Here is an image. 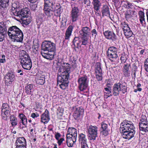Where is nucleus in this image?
I'll return each mask as SVG.
<instances>
[{"mask_svg":"<svg viewBox=\"0 0 148 148\" xmlns=\"http://www.w3.org/2000/svg\"><path fill=\"white\" fill-rule=\"evenodd\" d=\"M16 147H25L26 145V140L23 137H19L16 141Z\"/></svg>","mask_w":148,"mask_h":148,"instance_id":"5701e85b","label":"nucleus"},{"mask_svg":"<svg viewBox=\"0 0 148 148\" xmlns=\"http://www.w3.org/2000/svg\"><path fill=\"white\" fill-rule=\"evenodd\" d=\"M39 116V114L37 113H33L31 114V116L33 118H35Z\"/></svg>","mask_w":148,"mask_h":148,"instance_id":"6e6d98bb","label":"nucleus"},{"mask_svg":"<svg viewBox=\"0 0 148 148\" xmlns=\"http://www.w3.org/2000/svg\"><path fill=\"white\" fill-rule=\"evenodd\" d=\"M79 141L81 148H89L87 144V139L84 134L81 133L79 135Z\"/></svg>","mask_w":148,"mask_h":148,"instance_id":"2eb2a0df","label":"nucleus"},{"mask_svg":"<svg viewBox=\"0 0 148 148\" xmlns=\"http://www.w3.org/2000/svg\"><path fill=\"white\" fill-rule=\"evenodd\" d=\"M17 9L15 8H13L12 7V8L11 10V12L15 16H16V15L15 14V13H18V12H16Z\"/></svg>","mask_w":148,"mask_h":148,"instance_id":"603ef678","label":"nucleus"},{"mask_svg":"<svg viewBox=\"0 0 148 148\" xmlns=\"http://www.w3.org/2000/svg\"><path fill=\"white\" fill-rule=\"evenodd\" d=\"M119 91L122 92L124 94L127 92V86L125 84L119 82L114 85L113 89V95L114 96L118 95Z\"/></svg>","mask_w":148,"mask_h":148,"instance_id":"423d86ee","label":"nucleus"},{"mask_svg":"<svg viewBox=\"0 0 148 148\" xmlns=\"http://www.w3.org/2000/svg\"><path fill=\"white\" fill-rule=\"evenodd\" d=\"M54 4V0H45L44 10H45L46 12L47 13L48 12L47 11V10L48 9V8H50L49 10H51V9H52L51 6Z\"/></svg>","mask_w":148,"mask_h":148,"instance_id":"4be33fe9","label":"nucleus"},{"mask_svg":"<svg viewBox=\"0 0 148 148\" xmlns=\"http://www.w3.org/2000/svg\"><path fill=\"white\" fill-rule=\"evenodd\" d=\"M84 109L82 107H76L73 108V116L75 119H76L79 117L80 115L83 114Z\"/></svg>","mask_w":148,"mask_h":148,"instance_id":"dca6fc26","label":"nucleus"},{"mask_svg":"<svg viewBox=\"0 0 148 148\" xmlns=\"http://www.w3.org/2000/svg\"><path fill=\"white\" fill-rule=\"evenodd\" d=\"M45 82V79L43 75L38 77L36 79V83L40 85H43Z\"/></svg>","mask_w":148,"mask_h":148,"instance_id":"e433bc0d","label":"nucleus"},{"mask_svg":"<svg viewBox=\"0 0 148 148\" xmlns=\"http://www.w3.org/2000/svg\"><path fill=\"white\" fill-rule=\"evenodd\" d=\"M125 16L127 19H129L132 17V15L130 10H128L126 11L125 13Z\"/></svg>","mask_w":148,"mask_h":148,"instance_id":"37998d69","label":"nucleus"},{"mask_svg":"<svg viewBox=\"0 0 148 148\" xmlns=\"http://www.w3.org/2000/svg\"><path fill=\"white\" fill-rule=\"evenodd\" d=\"M102 13L103 16H109L110 15V11L108 7L106 5L103 6L102 11Z\"/></svg>","mask_w":148,"mask_h":148,"instance_id":"72a5a7b5","label":"nucleus"},{"mask_svg":"<svg viewBox=\"0 0 148 148\" xmlns=\"http://www.w3.org/2000/svg\"><path fill=\"white\" fill-rule=\"evenodd\" d=\"M71 68L73 69H75L77 67V65L76 63V60L75 59H74L71 63Z\"/></svg>","mask_w":148,"mask_h":148,"instance_id":"ea45409f","label":"nucleus"},{"mask_svg":"<svg viewBox=\"0 0 148 148\" xmlns=\"http://www.w3.org/2000/svg\"><path fill=\"white\" fill-rule=\"evenodd\" d=\"M82 45H87L88 42V37L82 36Z\"/></svg>","mask_w":148,"mask_h":148,"instance_id":"79ce46f5","label":"nucleus"},{"mask_svg":"<svg viewBox=\"0 0 148 148\" xmlns=\"http://www.w3.org/2000/svg\"><path fill=\"white\" fill-rule=\"evenodd\" d=\"M1 58L0 59V63H3L5 62V56L4 55H1Z\"/></svg>","mask_w":148,"mask_h":148,"instance_id":"09e8293b","label":"nucleus"},{"mask_svg":"<svg viewBox=\"0 0 148 148\" xmlns=\"http://www.w3.org/2000/svg\"><path fill=\"white\" fill-rule=\"evenodd\" d=\"M10 109L7 103H3L1 107V112L2 114L7 116L10 112Z\"/></svg>","mask_w":148,"mask_h":148,"instance_id":"393cba45","label":"nucleus"},{"mask_svg":"<svg viewBox=\"0 0 148 148\" xmlns=\"http://www.w3.org/2000/svg\"><path fill=\"white\" fill-rule=\"evenodd\" d=\"M143 123H148L147 120V118L145 115H142L141 116V119L140 122Z\"/></svg>","mask_w":148,"mask_h":148,"instance_id":"c03bdc74","label":"nucleus"},{"mask_svg":"<svg viewBox=\"0 0 148 148\" xmlns=\"http://www.w3.org/2000/svg\"><path fill=\"white\" fill-rule=\"evenodd\" d=\"M31 3H34L38 0H28Z\"/></svg>","mask_w":148,"mask_h":148,"instance_id":"774afa93","label":"nucleus"},{"mask_svg":"<svg viewBox=\"0 0 148 148\" xmlns=\"http://www.w3.org/2000/svg\"><path fill=\"white\" fill-rule=\"evenodd\" d=\"M92 4L94 9L96 11H98L101 6V3L100 1L99 0H93Z\"/></svg>","mask_w":148,"mask_h":148,"instance_id":"c756f323","label":"nucleus"},{"mask_svg":"<svg viewBox=\"0 0 148 148\" xmlns=\"http://www.w3.org/2000/svg\"><path fill=\"white\" fill-rule=\"evenodd\" d=\"M118 49L115 47H110L107 51V56L109 59L112 62H114L118 57L117 52Z\"/></svg>","mask_w":148,"mask_h":148,"instance_id":"6e6552de","label":"nucleus"},{"mask_svg":"<svg viewBox=\"0 0 148 148\" xmlns=\"http://www.w3.org/2000/svg\"><path fill=\"white\" fill-rule=\"evenodd\" d=\"M16 72L18 73H19V75L21 76L23 75V70L18 69L17 70Z\"/></svg>","mask_w":148,"mask_h":148,"instance_id":"e2e57ef3","label":"nucleus"},{"mask_svg":"<svg viewBox=\"0 0 148 148\" xmlns=\"http://www.w3.org/2000/svg\"><path fill=\"white\" fill-rule=\"evenodd\" d=\"M124 33L125 36L127 38L131 37L133 34V33L132 31L130 30V29H128L127 31L126 30L124 31Z\"/></svg>","mask_w":148,"mask_h":148,"instance_id":"4c0bfd02","label":"nucleus"},{"mask_svg":"<svg viewBox=\"0 0 148 148\" xmlns=\"http://www.w3.org/2000/svg\"><path fill=\"white\" fill-rule=\"evenodd\" d=\"M70 64L67 63H64L62 67L59 69V71L61 75L58 76L57 84L65 82L68 80L70 73Z\"/></svg>","mask_w":148,"mask_h":148,"instance_id":"7ed1b4c3","label":"nucleus"},{"mask_svg":"<svg viewBox=\"0 0 148 148\" xmlns=\"http://www.w3.org/2000/svg\"><path fill=\"white\" fill-rule=\"evenodd\" d=\"M101 127L103 130H106L108 127V125L106 123H105V122H103L101 124Z\"/></svg>","mask_w":148,"mask_h":148,"instance_id":"3c124183","label":"nucleus"},{"mask_svg":"<svg viewBox=\"0 0 148 148\" xmlns=\"http://www.w3.org/2000/svg\"><path fill=\"white\" fill-rule=\"evenodd\" d=\"M128 2L127 1H121V3L122 4V5L125 8H127L128 5Z\"/></svg>","mask_w":148,"mask_h":148,"instance_id":"864d4df0","label":"nucleus"},{"mask_svg":"<svg viewBox=\"0 0 148 148\" xmlns=\"http://www.w3.org/2000/svg\"><path fill=\"white\" fill-rule=\"evenodd\" d=\"M121 60L122 63H124L125 62V60L123 57L121 56Z\"/></svg>","mask_w":148,"mask_h":148,"instance_id":"338daca9","label":"nucleus"},{"mask_svg":"<svg viewBox=\"0 0 148 148\" xmlns=\"http://www.w3.org/2000/svg\"><path fill=\"white\" fill-rule=\"evenodd\" d=\"M79 33L82 36L88 37L90 34V29L87 27H82Z\"/></svg>","mask_w":148,"mask_h":148,"instance_id":"aec40b11","label":"nucleus"},{"mask_svg":"<svg viewBox=\"0 0 148 148\" xmlns=\"http://www.w3.org/2000/svg\"><path fill=\"white\" fill-rule=\"evenodd\" d=\"M30 22V20L27 18H25L23 20V23L26 25H28Z\"/></svg>","mask_w":148,"mask_h":148,"instance_id":"5fc2aeb1","label":"nucleus"},{"mask_svg":"<svg viewBox=\"0 0 148 148\" xmlns=\"http://www.w3.org/2000/svg\"><path fill=\"white\" fill-rule=\"evenodd\" d=\"M122 27L124 32L126 30L127 31L128 29H130V28L128 26V25L127 24H126L125 23H123L122 24Z\"/></svg>","mask_w":148,"mask_h":148,"instance_id":"a18cd8bd","label":"nucleus"},{"mask_svg":"<svg viewBox=\"0 0 148 148\" xmlns=\"http://www.w3.org/2000/svg\"><path fill=\"white\" fill-rule=\"evenodd\" d=\"M5 77L6 82H7L10 84H11L15 79L14 75L12 73H8Z\"/></svg>","mask_w":148,"mask_h":148,"instance_id":"a878e982","label":"nucleus"},{"mask_svg":"<svg viewBox=\"0 0 148 148\" xmlns=\"http://www.w3.org/2000/svg\"><path fill=\"white\" fill-rule=\"evenodd\" d=\"M134 125L131 121L125 120L120 125V130L122 137L129 140L134 136L135 133Z\"/></svg>","mask_w":148,"mask_h":148,"instance_id":"f257e3e1","label":"nucleus"},{"mask_svg":"<svg viewBox=\"0 0 148 148\" xmlns=\"http://www.w3.org/2000/svg\"><path fill=\"white\" fill-rule=\"evenodd\" d=\"M77 130L74 128H69L68 129L66 138L74 137L77 138Z\"/></svg>","mask_w":148,"mask_h":148,"instance_id":"f3484780","label":"nucleus"},{"mask_svg":"<svg viewBox=\"0 0 148 148\" xmlns=\"http://www.w3.org/2000/svg\"><path fill=\"white\" fill-rule=\"evenodd\" d=\"M64 140V139L63 138H61L60 139H58V140H57L59 146H60L62 144H63L62 142Z\"/></svg>","mask_w":148,"mask_h":148,"instance_id":"13d9d810","label":"nucleus"},{"mask_svg":"<svg viewBox=\"0 0 148 148\" xmlns=\"http://www.w3.org/2000/svg\"><path fill=\"white\" fill-rule=\"evenodd\" d=\"M144 67L146 71L148 72V58L146 59L145 62Z\"/></svg>","mask_w":148,"mask_h":148,"instance_id":"de8ad7c7","label":"nucleus"},{"mask_svg":"<svg viewBox=\"0 0 148 148\" xmlns=\"http://www.w3.org/2000/svg\"><path fill=\"white\" fill-rule=\"evenodd\" d=\"M73 27L70 25L67 28L65 33V40H69L73 31Z\"/></svg>","mask_w":148,"mask_h":148,"instance_id":"bb28decb","label":"nucleus"},{"mask_svg":"<svg viewBox=\"0 0 148 148\" xmlns=\"http://www.w3.org/2000/svg\"><path fill=\"white\" fill-rule=\"evenodd\" d=\"M41 53L43 57L47 59L52 60L54 57L53 54H51L48 53H46L42 51Z\"/></svg>","mask_w":148,"mask_h":148,"instance_id":"2f4dec72","label":"nucleus"},{"mask_svg":"<svg viewBox=\"0 0 148 148\" xmlns=\"http://www.w3.org/2000/svg\"><path fill=\"white\" fill-rule=\"evenodd\" d=\"M104 96L105 98L107 99L108 97L112 96V89L110 87L105 88L103 91Z\"/></svg>","mask_w":148,"mask_h":148,"instance_id":"cd10ccee","label":"nucleus"},{"mask_svg":"<svg viewBox=\"0 0 148 148\" xmlns=\"http://www.w3.org/2000/svg\"><path fill=\"white\" fill-rule=\"evenodd\" d=\"M95 71L97 80L99 81H102L103 79V74L102 72V69L100 63L97 62L96 64Z\"/></svg>","mask_w":148,"mask_h":148,"instance_id":"f8f14e48","label":"nucleus"},{"mask_svg":"<svg viewBox=\"0 0 148 148\" xmlns=\"http://www.w3.org/2000/svg\"><path fill=\"white\" fill-rule=\"evenodd\" d=\"M49 111L46 110L41 116V121L44 124L47 123L50 120Z\"/></svg>","mask_w":148,"mask_h":148,"instance_id":"6ab92c4d","label":"nucleus"},{"mask_svg":"<svg viewBox=\"0 0 148 148\" xmlns=\"http://www.w3.org/2000/svg\"><path fill=\"white\" fill-rule=\"evenodd\" d=\"M21 52L20 57L21 65L24 69H30L32 67V63L29 55L24 50L22 51Z\"/></svg>","mask_w":148,"mask_h":148,"instance_id":"39448f33","label":"nucleus"},{"mask_svg":"<svg viewBox=\"0 0 148 148\" xmlns=\"http://www.w3.org/2000/svg\"><path fill=\"white\" fill-rule=\"evenodd\" d=\"M6 31V29H5L3 26L0 24V32Z\"/></svg>","mask_w":148,"mask_h":148,"instance_id":"bf43d9fd","label":"nucleus"},{"mask_svg":"<svg viewBox=\"0 0 148 148\" xmlns=\"http://www.w3.org/2000/svg\"><path fill=\"white\" fill-rule=\"evenodd\" d=\"M114 4L115 6L117 7H120L121 5V3H120V2L118 0H116L115 1Z\"/></svg>","mask_w":148,"mask_h":148,"instance_id":"4d7b16f0","label":"nucleus"},{"mask_svg":"<svg viewBox=\"0 0 148 148\" xmlns=\"http://www.w3.org/2000/svg\"><path fill=\"white\" fill-rule=\"evenodd\" d=\"M52 9L50 10L49 8L47 10V13L46 12L45 10H44V13L47 16V18L48 20H50L52 18L54 12L55 16H60L62 12V9L59 4L58 5H54V4L51 6Z\"/></svg>","mask_w":148,"mask_h":148,"instance_id":"20e7f679","label":"nucleus"},{"mask_svg":"<svg viewBox=\"0 0 148 148\" xmlns=\"http://www.w3.org/2000/svg\"><path fill=\"white\" fill-rule=\"evenodd\" d=\"M98 128L96 126H90L88 129L89 134L91 136V140H95L97 136Z\"/></svg>","mask_w":148,"mask_h":148,"instance_id":"ddd939ff","label":"nucleus"},{"mask_svg":"<svg viewBox=\"0 0 148 148\" xmlns=\"http://www.w3.org/2000/svg\"><path fill=\"white\" fill-rule=\"evenodd\" d=\"M61 134L60 133H57L55 135V137L57 140H58L61 136Z\"/></svg>","mask_w":148,"mask_h":148,"instance_id":"680f3d73","label":"nucleus"},{"mask_svg":"<svg viewBox=\"0 0 148 148\" xmlns=\"http://www.w3.org/2000/svg\"><path fill=\"white\" fill-rule=\"evenodd\" d=\"M78 82L79 84V88L81 91L85 90L88 86V80L86 76H84L79 77Z\"/></svg>","mask_w":148,"mask_h":148,"instance_id":"1a4fd4ad","label":"nucleus"},{"mask_svg":"<svg viewBox=\"0 0 148 148\" xmlns=\"http://www.w3.org/2000/svg\"><path fill=\"white\" fill-rule=\"evenodd\" d=\"M139 133L143 134H145L148 131V123H143L139 122Z\"/></svg>","mask_w":148,"mask_h":148,"instance_id":"412c9836","label":"nucleus"},{"mask_svg":"<svg viewBox=\"0 0 148 148\" xmlns=\"http://www.w3.org/2000/svg\"><path fill=\"white\" fill-rule=\"evenodd\" d=\"M25 92L28 95H30L33 91V85L30 84L27 85L25 87Z\"/></svg>","mask_w":148,"mask_h":148,"instance_id":"f704fd0d","label":"nucleus"},{"mask_svg":"<svg viewBox=\"0 0 148 148\" xmlns=\"http://www.w3.org/2000/svg\"><path fill=\"white\" fill-rule=\"evenodd\" d=\"M103 34L107 39L111 40L112 41H115L116 39V36L115 34L112 32L109 31H105L103 32Z\"/></svg>","mask_w":148,"mask_h":148,"instance_id":"a211bd4d","label":"nucleus"},{"mask_svg":"<svg viewBox=\"0 0 148 148\" xmlns=\"http://www.w3.org/2000/svg\"><path fill=\"white\" fill-rule=\"evenodd\" d=\"M18 117L20 119L18 123V127L20 128H23L24 127H26L27 123V120L25 116L23 113H19Z\"/></svg>","mask_w":148,"mask_h":148,"instance_id":"4468645a","label":"nucleus"},{"mask_svg":"<svg viewBox=\"0 0 148 148\" xmlns=\"http://www.w3.org/2000/svg\"><path fill=\"white\" fill-rule=\"evenodd\" d=\"M12 7L13 8H15L16 9H19L21 8L19 3L17 1H16L13 3Z\"/></svg>","mask_w":148,"mask_h":148,"instance_id":"a19ab883","label":"nucleus"},{"mask_svg":"<svg viewBox=\"0 0 148 148\" xmlns=\"http://www.w3.org/2000/svg\"><path fill=\"white\" fill-rule=\"evenodd\" d=\"M91 32L92 36L94 38H95L97 34V32L96 30L95 29H92V30Z\"/></svg>","mask_w":148,"mask_h":148,"instance_id":"8fccbe9b","label":"nucleus"},{"mask_svg":"<svg viewBox=\"0 0 148 148\" xmlns=\"http://www.w3.org/2000/svg\"><path fill=\"white\" fill-rule=\"evenodd\" d=\"M123 72V75L125 77H128L130 76V71L129 64H127L124 65Z\"/></svg>","mask_w":148,"mask_h":148,"instance_id":"b1692460","label":"nucleus"},{"mask_svg":"<svg viewBox=\"0 0 148 148\" xmlns=\"http://www.w3.org/2000/svg\"><path fill=\"white\" fill-rule=\"evenodd\" d=\"M132 3L128 2V6L127 8V9H129L131 8L132 7Z\"/></svg>","mask_w":148,"mask_h":148,"instance_id":"69168bd1","label":"nucleus"},{"mask_svg":"<svg viewBox=\"0 0 148 148\" xmlns=\"http://www.w3.org/2000/svg\"><path fill=\"white\" fill-rule=\"evenodd\" d=\"M17 18L15 19L17 20L23 19V18L26 17L29 14V10L28 8H25L22 9L20 11L18 12V13H15Z\"/></svg>","mask_w":148,"mask_h":148,"instance_id":"9b49d317","label":"nucleus"},{"mask_svg":"<svg viewBox=\"0 0 148 148\" xmlns=\"http://www.w3.org/2000/svg\"><path fill=\"white\" fill-rule=\"evenodd\" d=\"M138 14L140 23L141 25L143 26L144 24H145V18L144 13L142 11H140L139 12Z\"/></svg>","mask_w":148,"mask_h":148,"instance_id":"7c9ffc66","label":"nucleus"},{"mask_svg":"<svg viewBox=\"0 0 148 148\" xmlns=\"http://www.w3.org/2000/svg\"><path fill=\"white\" fill-rule=\"evenodd\" d=\"M58 86H59L62 89H65L68 86V84L66 82L59 84H57Z\"/></svg>","mask_w":148,"mask_h":148,"instance_id":"58836bf2","label":"nucleus"},{"mask_svg":"<svg viewBox=\"0 0 148 148\" xmlns=\"http://www.w3.org/2000/svg\"><path fill=\"white\" fill-rule=\"evenodd\" d=\"M66 138V143L67 146L69 147H73L74 143L76 141L77 138L74 137Z\"/></svg>","mask_w":148,"mask_h":148,"instance_id":"c85d7f7f","label":"nucleus"},{"mask_svg":"<svg viewBox=\"0 0 148 148\" xmlns=\"http://www.w3.org/2000/svg\"><path fill=\"white\" fill-rule=\"evenodd\" d=\"M10 121L12 127H14L18 124V120L16 117L13 115H11L10 117Z\"/></svg>","mask_w":148,"mask_h":148,"instance_id":"473e14b6","label":"nucleus"},{"mask_svg":"<svg viewBox=\"0 0 148 148\" xmlns=\"http://www.w3.org/2000/svg\"><path fill=\"white\" fill-rule=\"evenodd\" d=\"M72 9L71 12V16L73 22H75L77 21L79 15V10L78 8L75 6V4L72 5Z\"/></svg>","mask_w":148,"mask_h":148,"instance_id":"9d476101","label":"nucleus"},{"mask_svg":"<svg viewBox=\"0 0 148 148\" xmlns=\"http://www.w3.org/2000/svg\"><path fill=\"white\" fill-rule=\"evenodd\" d=\"M9 4V0H1L0 5L2 8H5L8 6Z\"/></svg>","mask_w":148,"mask_h":148,"instance_id":"c9c22d12","label":"nucleus"},{"mask_svg":"<svg viewBox=\"0 0 148 148\" xmlns=\"http://www.w3.org/2000/svg\"><path fill=\"white\" fill-rule=\"evenodd\" d=\"M6 33V31L0 32V42L2 41L4 39Z\"/></svg>","mask_w":148,"mask_h":148,"instance_id":"49530a36","label":"nucleus"},{"mask_svg":"<svg viewBox=\"0 0 148 148\" xmlns=\"http://www.w3.org/2000/svg\"><path fill=\"white\" fill-rule=\"evenodd\" d=\"M37 7V6L36 4L32 5L30 6L31 9L33 11H34L35 10Z\"/></svg>","mask_w":148,"mask_h":148,"instance_id":"052dcab7","label":"nucleus"},{"mask_svg":"<svg viewBox=\"0 0 148 148\" xmlns=\"http://www.w3.org/2000/svg\"><path fill=\"white\" fill-rule=\"evenodd\" d=\"M56 49L55 44L50 41H44L42 45V50L44 51L54 52Z\"/></svg>","mask_w":148,"mask_h":148,"instance_id":"0eeeda50","label":"nucleus"},{"mask_svg":"<svg viewBox=\"0 0 148 148\" xmlns=\"http://www.w3.org/2000/svg\"><path fill=\"white\" fill-rule=\"evenodd\" d=\"M102 134L105 136H106L108 134V131L106 130H103L101 132Z\"/></svg>","mask_w":148,"mask_h":148,"instance_id":"0e129e2a","label":"nucleus"},{"mask_svg":"<svg viewBox=\"0 0 148 148\" xmlns=\"http://www.w3.org/2000/svg\"><path fill=\"white\" fill-rule=\"evenodd\" d=\"M8 34L10 38L14 41L21 42L23 35L21 30L16 26L10 27L8 29Z\"/></svg>","mask_w":148,"mask_h":148,"instance_id":"f03ea898","label":"nucleus"}]
</instances>
